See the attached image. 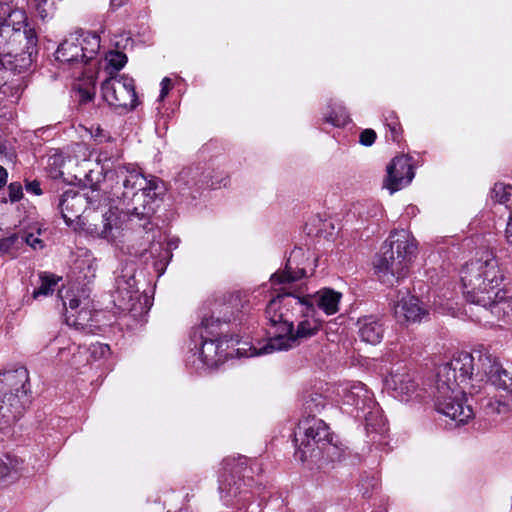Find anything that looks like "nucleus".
<instances>
[{
    "mask_svg": "<svg viewBox=\"0 0 512 512\" xmlns=\"http://www.w3.org/2000/svg\"><path fill=\"white\" fill-rule=\"evenodd\" d=\"M407 292H402L401 304L394 305V315L401 321L420 322L428 316L427 308L414 296H405Z\"/></svg>",
    "mask_w": 512,
    "mask_h": 512,
    "instance_id": "obj_20",
    "label": "nucleus"
},
{
    "mask_svg": "<svg viewBox=\"0 0 512 512\" xmlns=\"http://www.w3.org/2000/svg\"><path fill=\"white\" fill-rule=\"evenodd\" d=\"M295 458L301 462H334L342 449L334 442L328 425L321 419L308 416L299 421L294 431Z\"/></svg>",
    "mask_w": 512,
    "mask_h": 512,
    "instance_id": "obj_6",
    "label": "nucleus"
},
{
    "mask_svg": "<svg viewBox=\"0 0 512 512\" xmlns=\"http://www.w3.org/2000/svg\"><path fill=\"white\" fill-rule=\"evenodd\" d=\"M104 181L110 183V196L122 205L109 206L107 210L116 212L121 219V242L116 246L121 251L135 257L147 259V254L154 261V267L161 276L172 257L170 250L162 241L156 240L159 231L148 228L154 213L153 203L163 190V183L157 177L144 176L133 164H119L108 169ZM161 237V235H159Z\"/></svg>",
    "mask_w": 512,
    "mask_h": 512,
    "instance_id": "obj_1",
    "label": "nucleus"
},
{
    "mask_svg": "<svg viewBox=\"0 0 512 512\" xmlns=\"http://www.w3.org/2000/svg\"><path fill=\"white\" fill-rule=\"evenodd\" d=\"M136 268L134 264H126L115 278V289L112 293L114 305L123 312L133 316L147 313L152 306V300L147 294H140L136 287Z\"/></svg>",
    "mask_w": 512,
    "mask_h": 512,
    "instance_id": "obj_12",
    "label": "nucleus"
},
{
    "mask_svg": "<svg viewBox=\"0 0 512 512\" xmlns=\"http://www.w3.org/2000/svg\"><path fill=\"white\" fill-rule=\"evenodd\" d=\"M460 277L463 295L468 302L489 309L499 319L512 316V296L500 288L504 274L492 251L485 250L467 262Z\"/></svg>",
    "mask_w": 512,
    "mask_h": 512,
    "instance_id": "obj_3",
    "label": "nucleus"
},
{
    "mask_svg": "<svg viewBox=\"0 0 512 512\" xmlns=\"http://www.w3.org/2000/svg\"><path fill=\"white\" fill-rule=\"evenodd\" d=\"M436 410L457 425L466 424L474 417V411L467 403V396L461 387L437 383Z\"/></svg>",
    "mask_w": 512,
    "mask_h": 512,
    "instance_id": "obj_15",
    "label": "nucleus"
},
{
    "mask_svg": "<svg viewBox=\"0 0 512 512\" xmlns=\"http://www.w3.org/2000/svg\"><path fill=\"white\" fill-rule=\"evenodd\" d=\"M84 86L80 83L74 84V89L78 92L80 101L88 102L91 101L94 96V80L91 75L86 76L84 80Z\"/></svg>",
    "mask_w": 512,
    "mask_h": 512,
    "instance_id": "obj_34",
    "label": "nucleus"
},
{
    "mask_svg": "<svg viewBox=\"0 0 512 512\" xmlns=\"http://www.w3.org/2000/svg\"><path fill=\"white\" fill-rule=\"evenodd\" d=\"M223 472L219 478V493L225 505H237L238 512H261L260 505L248 503L252 491L243 488L250 486L242 477L248 471L244 457H228L222 463Z\"/></svg>",
    "mask_w": 512,
    "mask_h": 512,
    "instance_id": "obj_9",
    "label": "nucleus"
},
{
    "mask_svg": "<svg viewBox=\"0 0 512 512\" xmlns=\"http://www.w3.org/2000/svg\"><path fill=\"white\" fill-rule=\"evenodd\" d=\"M63 305L68 307L71 311L76 310L80 304L81 300L75 296V294L71 291H67L66 295H61Z\"/></svg>",
    "mask_w": 512,
    "mask_h": 512,
    "instance_id": "obj_39",
    "label": "nucleus"
},
{
    "mask_svg": "<svg viewBox=\"0 0 512 512\" xmlns=\"http://www.w3.org/2000/svg\"><path fill=\"white\" fill-rule=\"evenodd\" d=\"M373 268L375 274L378 275L379 279L382 277V273L384 272V257L381 255H377L373 260Z\"/></svg>",
    "mask_w": 512,
    "mask_h": 512,
    "instance_id": "obj_44",
    "label": "nucleus"
},
{
    "mask_svg": "<svg viewBox=\"0 0 512 512\" xmlns=\"http://www.w3.org/2000/svg\"><path fill=\"white\" fill-rule=\"evenodd\" d=\"M492 197L495 201L509 207L512 205V185L496 183L492 190Z\"/></svg>",
    "mask_w": 512,
    "mask_h": 512,
    "instance_id": "obj_32",
    "label": "nucleus"
},
{
    "mask_svg": "<svg viewBox=\"0 0 512 512\" xmlns=\"http://www.w3.org/2000/svg\"><path fill=\"white\" fill-rule=\"evenodd\" d=\"M29 372L24 366L0 372V431L16 422L29 402Z\"/></svg>",
    "mask_w": 512,
    "mask_h": 512,
    "instance_id": "obj_8",
    "label": "nucleus"
},
{
    "mask_svg": "<svg viewBox=\"0 0 512 512\" xmlns=\"http://www.w3.org/2000/svg\"><path fill=\"white\" fill-rule=\"evenodd\" d=\"M75 151L83 152V154L86 155L87 148L83 144H76L75 145Z\"/></svg>",
    "mask_w": 512,
    "mask_h": 512,
    "instance_id": "obj_51",
    "label": "nucleus"
},
{
    "mask_svg": "<svg viewBox=\"0 0 512 512\" xmlns=\"http://www.w3.org/2000/svg\"><path fill=\"white\" fill-rule=\"evenodd\" d=\"M100 49V37L89 31H75L69 34L57 47L55 59L59 63L69 64L76 72L73 77L80 80L86 75L84 66L92 61Z\"/></svg>",
    "mask_w": 512,
    "mask_h": 512,
    "instance_id": "obj_10",
    "label": "nucleus"
},
{
    "mask_svg": "<svg viewBox=\"0 0 512 512\" xmlns=\"http://www.w3.org/2000/svg\"><path fill=\"white\" fill-rule=\"evenodd\" d=\"M90 319V311L86 309H81L78 312V316L74 320V325H81L83 326L84 321H88Z\"/></svg>",
    "mask_w": 512,
    "mask_h": 512,
    "instance_id": "obj_46",
    "label": "nucleus"
},
{
    "mask_svg": "<svg viewBox=\"0 0 512 512\" xmlns=\"http://www.w3.org/2000/svg\"><path fill=\"white\" fill-rule=\"evenodd\" d=\"M7 178H8L7 170L4 167L0 166V188L6 184Z\"/></svg>",
    "mask_w": 512,
    "mask_h": 512,
    "instance_id": "obj_50",
    "label": "nucleus"
},
{
    "mask_svg": "<svg viewBox=\"0 0 512 512\" xmlns=\"http://www.w3.org/2000/svg\"><path fill=\"white\" fill-rule=\"evenodd\" d=\"M306 308L305 299L291 293H278L270 299L266 306L265 314L269 326L267 333L269 338H276L291 331L294 318Z\"/></svg>",
    "mask_w": 512,
    "mask_h": 512,
    "instance_id": "obj_11",
    "label": "nucleus"
},
{
    "mask_svg": "<svg viewBox=\"0 0 512 512\" xmlns=\"http://www.w3.org/2000/svg\"><path fill=\"white\" fill-rule=\"evenodd\" d=\"M373 418H374V416H373V412L372 411H369L368 413L365 414V422H366V427H367L368 431L370 429L372 431L376 430V424H374Z\"/></svg>",
    "mask_w": 512,
    "mask_h": 512,
    "instance_id": "obj_48",
    "label": "nucleus"
},
{
    "mask_svg": "<svg viewBox=\"0 0 512 512\" xmlns=\"http://www.w3.org/2000/svg\"><path fill=\"white\" fill-rule=\"evenodd\" d=\"M22 469V461L15 456H0V484L7 479H14Z\"/></svg>",
    "mask_w": 512,
    "mask_h": 512,
    "instance_id": "obj_28",
    "label": "nucleus"
},
{
    "mask_svg": "<svg viewBox=\"0 0 512 512\" xmlns=\"http://www.w3.org/2000/svg\"><path fill=\"white\" fill-rule=\"evenodd\" d=\"M26 0H0V68L21 73L32 65L37 35L28 27Z\"/></svg>",
    "mask_w": 512,
    "mask_h": 512,
    "instance_id": "obj_4",
    "label": "nucleus"
},
{
    "mask_svg": "<svg viewBox=\"0 0 512 512\" xmlns=\"http://www.w3.org/2000/svg\"><path fill=\"white\" fill-rule=\"evenodd\" d=\"M103 100L116 109L132 110L137 106L134 80L127 75L107 76L101 84Z\"/></svg>",
    "mask_w": 512,
    "mask_h": 512,
    "instance_id": "obj_16",
    "label": "nucleus"
},
{
    "mask_svg": "<svg viewBox=\"0 0 512 512\" xmlns=\"http://www.w3.org/2000/svg\"><path fill=\"white\" fill-rule=\"evenodd\" d=\"M477 352L475 355L464 351L455 354L449 363L439 368L437 383L460 387V383L471 379L475 370L476 375L483 378V374H478Z\"/></svg>",
    "mask_w": 512,
    "mask_h": 512,
    "instance_id": "obj_17",
    "label": "nucleus"
},
{
    "mask_svg": "<svg viewBox=\"0 0 512 512\" xmlns=\"http://www.w3.org/2000/svg\"><path fill=\"white\" fill-rule=\"evenodd\" d=\"M388 126L390 128L393 140L399 142L401 139V127L398 124V122L392 121L391 123L388 124Z\"/></svg>",
    "mask_w": 512,
    "mask_h": 512,
    "instance_id": "obj_45",
    "label": "nucleus"
},
{
    "mask_svg": "<svg viewBox=\"0 0 512 512\" xmlns=\"http://www.w3.org/2000/svg\"><path fill=\"white\" fill-rule=\"evenodd\" d=\"M89 133L96 142L102 143L110 140V136L100 126H91Z\"/></svg>",
    "mask_w": 512,
    "mask_h": 512,
    "instance_id": "obj_42",
    "label": "nucleus"
},
{
    "mask_svg": "<svg viewBox=\"0 0 512 512\" xmlns=\"http://www.w3.org/2000/svg\"><path fill=\"white\" fill-rule=\"evenodd\" d=\"M390 256L386 259V284L391 286L405 278L409 265L416 256L417 244L413 236L401 229L390 234Z\"/></svg>",
    "mask_w": 512,
    "mask_h": 512,
    "instance_id": "obj_13",
    "label": "nucleus"
},
{
    "mask_svg": "<svg viewBox=\"0 0 512 512\" xmlns=\"http://www.w3.org/2000/svg\"><path fill=\"white\" fill-rule=\"evenodd\" d=\"M323 119L326 123L334 127H343L350 121L345 107L338 102L329 104L326 112L323 114Z\"/></svg>",
    "mask_w": 512,
    "mask_h": 512,
    "instance_id": "obj_26",
    "label": "nucleus"
},
{
    "mask_svg": "<svg viewBox=\"0 0 512 512\" xmlns=\"http://www.w3.org/2000/svg\"><path fill=\"white\" fill-rule=\"evenodd\" d=\"M25 85L21 78H15L5 82L0 87V101L6 100L11 104H15L19 101Z\"/></svg>",
    "mask_w": 512,
    "mask_h": 512,
    "instance_id": "obj_27",
    "label": "nucleus"
},
{
    "mask_svg": "<svg viewBox=\"0 0 512 512\" xmlns=\"http://www.w3.org/2000/svg\"><path fill=\"white\" fill-rule=\"evenodd\" d=\"M478 374H483L495 387L512 392V376L499 360L487 351H478Z\"/></svg>",
    "mask_w": 512,
    "mask_h": 512,
    "instance_id": "obj_18",
    "label": "nucleus"
},
{
    "mask_svg": "<svg viewBox=\"0 0 512 512\" xmlns=\"http://www.w3.org/2000/svg\"><path fill=\"white\" fill-rule=\"evenodd\" d=\"M26 190L27 192L33 193L35 195H40L42 193L40 184L36 181L26 184Z\"/></svg>",
    "mask_w": 512,
    "mask_h": 512,
    "instance_id": "obj_47",
    "label": "nucleus"
},
{
    "mask_svg": "<svg viewBox=\"0 0 512 512\" xmlns=\"http://www.w3.org/2000/svg\"><path fill=\"white\" fill-rule=\"evenodd\" d=\"M105 63L106 74L115 76L127 63V56L119 51H110L105 56Z\"/></svg>",
    "mask_w": 512,
    "mask_h": 512,
    "instance_id": "obj_30",
    "label": "nucleus"
},
{
    "mask_svg": "<svg viewBox=\"0 0 512 512\" xmlns=\"http://www.w3.org/2000/svg\"><path fill=\"white\" fill-rule=\"evenodd\" d=\"M384 333L382 323L368 317L362 323L359 334L364 342L375 345L381 342Z\"/></svg>",
    "mask_w": 512,
    "mask_h": 512,
    "instance_id": "obj_25",
    "label": "nucleus"
},
{
    "mask_svg": "<svg viewBox=\"0 0 512 512\" xmlns=\"http://www.w3.org/2000/svg\"><path fill=\"white\" fill-rule=\"evenodd\" d=\"M101 194L96 189L80 192L65 191L59 201L61 215L74 230L93 239H104L114 246L121 242V219L112 211L104 209Z\"/></svg>",
    "mask_w": 512,
    "mask_h": 512,
    "instance_id": "obj_2",
    "label": "nucleus"
},
{
    "mask_svg": "<svg viewBox=\"0 0 512 512\" xmlns=\"http://www.w3.org/2000/svg\"><path fill=\"white\" fill-rule=\"evenodd\" d=\"M59 278H56L54 275L50 274H41L39 277V286L34 289L32 293V298L34 300H39L41 297H47L52 294L56 286L58 284Z\"/></svg>",
    "mask_w": 512,
    "mask_h": 512,
    "instance_id": "obj_29",
    "label": "nucleus"
},
{
    "mask_svg": "<svg viewBox=\"0 0 512 512\" xmlns=\"http://www.w3.org/2000/svg\"><path fill=\"white\" fill-rule=\"evenodd\" d=\"M488 409L491 413L506 415L512 412V405L500 399H494L489 402Z\"/></svg>",
    "mask_w": 512,
    "mask_h": 512,
    "instance_id": "obj_36",
    "label": "nucleus"
},
{
    "mask_svg": "<svg viewBox=\"0 0 512 512\" xmlns=\"http://www.w3.org/2000/svg\"><path fill=\"white\" fill-rule=\"evenodd\" d=\"M367 393V390L362 384L354 385L352 390L345 396V402L355 405L357 408H361V404L364 405V398H367Z\"/></svg>",
    "mask_w": 512,
    "mask_h": 512,
    "instance_id": "obj_33",
    "label": "nucleus"
},
{
    "mask_svg": "<svg viewBox=\"0 0 512 512\" xmlns=\"http://www.w3.org/2000/svg\"><path fill=\"white\" fill-rule=\"evenodd\" d=\"M386 388L389 389L393 397L403 401L409 399L416 391V384L410 374L402 371L391 373L390 378L386 379Z\"/></svg>",
    "mask_w": 512,
    "mask_h": 512,
    "instance_id": "obj_22",
    "label": "nucleus"
},
{
    "mask_svg": "<svg viewBox=\"0 0 512 512\" xmlns=\"http://www.w3.org/2000/svg\"><path fill=\"white\" fill-rule=\"evenodd\" d=\"M73 269L79 273V278L89 282L95 277L97 260L89 250L81 249L77 254Z\"/></svg>",
    "mask_w": 512,
    "mask_h": 512,
    "instance_id": "obj_24",
    "label": "nucleus"
},
{
    "mask_svg": "<svg viewBox=\"0 0 512 512\" xmlns=\"http://www.w3.org/2000/svg\"><path fill=\"white\" fill-rule=\"evenodd\" d=\"M302 298L308 299L312 303V307L316 305L327 316H331L339 311L342 293L331 288H322L313 295L303 296Z\"/></svg>",
    "mask_w": 512,
    "mask_h": 512,
    "instance_id": "obj_21",
    "label": "nucleus"
},
{
    "mask_svg": "<svg viewBox=\"0 0 512 512\" xmlns=\"http://www.w3.org/2000/svg\"><path fill=\"white\" fill-rule=\"evenodd\" d=\"M86 351L90 353L94 360H97L106 357L110 353V347L107 344L97 342L91 344L88 349L86 348Z\"/></svg>",
    "mask_w": 512,
    "mask_h": 512,
    "instance_id": "obj_37",
    "label": "nucleus"
},
{
    "mask_svg": "<svg viewBox=\"0 0 512 512\" xmlns=\"http://www.w3.org/2000/svg\"><path fill=\"white\" fill-rule=\"evenodd\" d=\"M377 138V134L373 129L367 128L361 131L359 135V143L363 146H371Z\"/></svg>",
    "mask_w": 512,
    "mask_h": 512,
    "instance_id": "obj_38",
    "label": "nucleus"
},
{
    "mask_svg": "<svg viewBox=\"0 0 512 512\" xmlns=\"http://www.w3.org/2000/svg\"><path fill=\"white\" fill-rule=\"evenodd\" d=\"M56 341L60 345L57 354V358L60 362L68 363L72 366H79L83 363L87 354L85 347L76 345L62 337L57 338Z\"/></svg>",
    "mask_w": 512,
    "mask_h": 512,
    "instance_id": "obj_23",
    "label": "nucleus"
},
{
    "mask_svg": "<svg viewBox=\"0 0 512 512\" xmlns=\"http://www.w3.org/2000/svg\"><path fill=\"white\" fill-rule=\"evenodd\" d=\"M107 160H108V159H107V157H106V156H103L102 154H100V155H99V157H98V161H99V162L107 161Z\"/></svg>",
    "mask_w": 512,
    "mask_h": 512,
    "instance_id": "obj_53",
    "label": "nucleus"
},
{
    "mask_svg": "<svg viewBox=\"0 0 512 512\" xmlns=\"http://www.w3.org/2000/svg\"><path fill=\"white\" fill-rule=\"evenodd\" d=\"M63 164L64 157L62 156V154L56 153L49 156L47 167L49 168L51 176L53 178H58L63 175V171L61 170Z\"/></svg>",
    "mask_w": 512,
    "mask_h": 512,
    "instance_id": "obj_35",
    "label": "nucleus"
},
{
    "mask_svg": "<svg viewBox=\"0 0 512 512\" xmlns=\"http://www.w3.org/2000/svg\"><path fill=\"white\" fill-rule=\"evenodd\" d=\"M206 186L207 187H214L215 183L213 181H211V183L206 182Z\"/></svg>",
    "mask_w": 512,
    "mask_h": 512,
    "instance_id": "obj_54",
    "label": "nucleus"
},
{
    "mask_svg": "<svg viewBox=\"0 0 512 512\" xmlns=\"http://www.w3.org/2000/svg\"><path fill=\"white\" fill-rule=\"evenodd\" d=\"M316 267L317 258L312 252L302 247H295L287 258L284 270L271 275L269 284L261 286L258 292L261 294L270 289L277 291V285L289 284L312 275Z\"/></svg>",
    "mask_w": 512,
    "mask_h": 512,
    "instance_id": "obj_14",
    "label": "nucleus"
},
{
    "mask_svg": "<svg viewBox=\"0 0 512 512\" xmlns=\"http://www.w3.org/2000/svg\"><path fill=\"white\" fill-rule=\"evenodd\" d=\"M161 89L158 102H162L172 89V81L168 77H164L160 83Z\"/></svg>",
    "mask_w": 512,
    "mask_h": 512,
    "instance_id": "obj_43",
    "label": "nucleus"
},
{
    "mask_svg": "<svg viewBox=\"0 0 512 512\" xmlns=\"http://www.w3.org/2000/svg\"><path fill=\"white\" fill-rule=\"evenodd\" d=\"M388 181L386 188L391 193L396 192L408 185L414 178L411 158L407 155L395 157L387 169Z\"/></svg>",
    "mask_w": 512,
    "mask_h": 512,
    "instance_id": "obj_19",
    "label": "nucleus"
},
{
    "mask_svg": "<svg viewBox=\"0 0 512 512\" xmlns=\"http://www.w3.org/2000/svg\"><path fill=\"white\" fill-rule=\"evenodd\" d=\"M9 200L13 202L19 201L23 196V189L20 183L13 182L8 186Z\"/></svg>",
    "mask_w": 512,
    "mask_h": 512,
    "instance_id": "obj_41",
    "label": "nucleus"
},
{
    "mask_svg": "<svg viewBox=\"0 0 512 512\" xmlns=\"http://www.w3.org/2000/svg\"><path fill=\"white\" fill-rule=\"evenodd\" d=\"M505 236H506L507 242L510 245H512V212H511V215L509 217V221L507 223V227H506V231H505Z\"/></svg>",
    "mask_w": 512,
    "mask_h": 512,
    "instance_id": "obj_49",
    "label": "nucleus"
},
{
    "mask_svg": "<svg viewBox=\"0 0 512 512\" xmlns=\"http://www.w3.org/2000/svg\"><path fill=\"white\" fill-rule=\"evenodd\" d=\"M24 246V240L20 234H12L0 239V253L14 258Z\"/></svg>",
    "mask_w": 512,
    "mask_h": 512,
    "instance_id": "obj_31",
    "label": "nucleus"
},
{
    "mask_svg": "<svg viewBox=\"0 0 512 512\" xmlns=\"http://www.w3.org/2000/svg\"><path fill=\"white\" fill-rule=\"evenodd\" d=\"M215 310L211 315H203L199 325L193 327L190 334L189 350L186 355V365L196 372H205L223 364L234 352L238 357H248L238 352L245 341L238 337H218L221 328L230 321V318L215 316Z\"/></svg>",
    "mask_w": 512,
    "mask_h": 512,
    "instance_id": "obj_5",
    "label": "nucleus"
},
{
    "mask_svg": "<svg viewBox=\"0 0 512 512\" xmlns=\"http://www.w3.org/2000/svg\"><path fill=\"white\" fill-rule=\"evenodd\" d=\"M306 308L294 318L296 328L292 327L291 331L285 335L276 338H268L265 343L258 342L257 346L251 343H244L238 352L247 356H260L270 354L276 351H286L294 348L303 341L315 336L322 327V321L317 318V313L312 303L305 299Z\"/></svg>",
    "mask_w": 512,
    "mask_h": 512,
    "instance_id": "obj_7",
    "label": "nucleus"
},
{
    "mask_svg": "<svg viewBox=\"0 0 512 512\" xmlns=\"http://www.w3.org/2000/svg\"><path fill=\"white\" fill-rule=\"evenodd\" d=\"M126 0H111V4L115 7H120L125 3Z\"/></svg>",
    "mask_w": 512,
    "mask_h": 512,
    "instance_id": "obj_52",
    "label": "nucleus"
},
{
    "mask_svg": "<svg viewBox=\"0 0 512 512\" xmlns=\"http://www.w3.org/2000/svg\"><path fill=\"white\" fill-rule=\"evenodd\" d=\"M20 236L24 240V245H29L35 250L43 247L42 240L33 233H22Z\"/></svg>",
    "mask_w": 512,
    "mask_h": 512,
    "instance_id": "obj_40",
    "label": "nucleus"
}]
</instances>
